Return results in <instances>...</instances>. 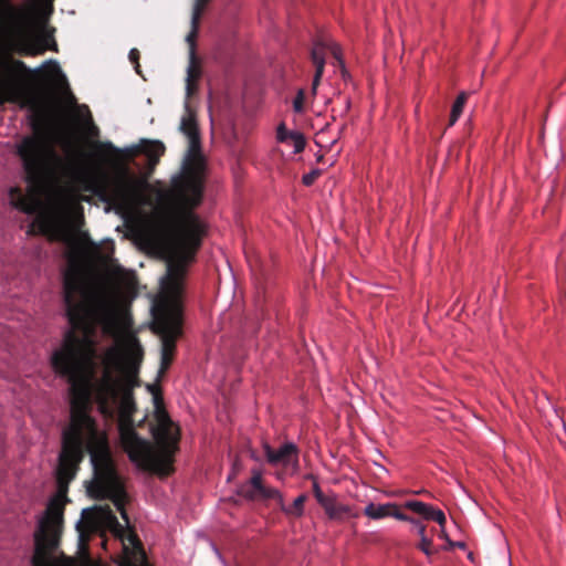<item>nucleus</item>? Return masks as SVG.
Wrapping results in <instances>:
<instances>
[{
    "mask_svg": "<svg viewBox=\"0 0 566 566\" xmlns=\"http://www.w3.org/2000/svg\"><path fill=\"white\" fill-rule=\"evenodd\" d=\"M440 527H441V530H440L439 536L448 542V539H450V538H449V536H448V534L446 532L444 525L440 526Z\"/></svg>",
    "mask_w": 566,
    "mask_h": 566,
    "instance_id": "obj_32",
    "label": "nucleus"
},
{
    "mask_svg": "<svg viewBox=\"0 0 566 566\" xmlns=\"http://www.w3.org/2000/svg\"><path fill=\"white\" fill-rule=\"evenodd\" d=\"M15 155L21 161L28 193L12 188L11 203L24 213L35 214L41 208V197L60 186L62 172L69 170V166L39 134L22 137L15 145Z\"/></svg>",
    "mask_w": 566,
    "mask_h": 566,
    "instance_id": "obj_3",
    "label": "nucleus"
},
{
    "mask_svg": "<svg viewBox=\"0 0 566 566\" xmlns=\"http://www.w3.org/2000/svg\"><path fill=\"white\" fill-rule=\"evenodd\" d=\"M264 455L271 465L287 467L292 463L298 462V448L292 442L282 444L277 450H274L269 443L263 444Z\"/></svg>",
    "mask_w": 566,
    "mask_h": 566,
    "instance_id": "obj_9",
    "label": "nucleus"
},
{
    "mask_svg": "<svg viewBox=\"0 0 566 566\" xmlns=\"http://www.w3.org/2000/svg\"><path fill=\"white\" fill-rule=\"evenodd\" d=\"M403 507L412 511L427 521L437 522L439 526H443L447 523V517L442 510L424 502L417 500L406 501L403 503Z\"/></svg>",
    "mask_w": 566,
    "mask_h": 566,
    "instance_id": "obj_10",
    "label": "nucleus"
},
{
    "mask_svg": "<svg viewBox=\"0 0 566 566\" xmlns=\"http://www.w3.org/2000/svg\"><path fill=\"white\" fill-rule=\"evenodd\" d=\"M304 101H305V92L304 90H298L294 101L293 108L296 113H302L304 111Z\"/></svg>",
    "mask_w": 566,
    "mask_h": 566,
    "instance_id": "obj_25",
    "label": "nucleus"
},
{
    "mask_svg": "<svg viewBox=\"0 0 566 566\" xmlns=\"http://www.w3.org/2000/svg\"><path fill=\"white\" fill-rule=\"evenodd\" d=\"M468 96L469 95L467 92H461L455 98L449 117V126H453L461 116L464 105L468 101Z\"/></svg>",
    "mask_w": 566,
    "mask_h": 566,
    "instance_id": "obj_19",
    "label": "nucleus"
},
{
    "mask_svg": "<svg viewBox=\"0 0 566 566\" xmlns=\"http://www.w3.org/2000/svg\"><path fill=\"white\" fill-rule=\"evenodd\" d=\"M453 547L464 548L465 544L463 542H453L451 539H448L446 548L451 549Z\"/></svg>",
    "mask_w": 566,
    "mask_h": 566,
    "instance_id": "obj_31",
    "label": "nucleus"
},
{
    "mask_svg": "<svg viewBox=\"0 0 566 566\" xmlns=\"http://www.w3.org/2000/svg\"><path fill=\"white\" fill-rule=\"evenodd\" d=\"M345 103H346V109H348V108L350 107V101L347 98V99L345 101Z\"/></svg>",
    "mask_w": 566,
    "mask_h": 566,
    "instance_id": "obj_34",
    "label": "nucleus"
},
{
    "mask_svg": "<svg viewBox=\"0 0 566 566\" xmlns=\"http://www.w3.org/2000/svg\"><path fill=\"white\" fill-rule=\"evenodd\" d=\"M313 494L319 505H322L331 496V494L327 495L323 493L317 481L313 482Z\"/></svg>",
    "mask_w": 566,
    "mask_h": 566,
    "instance_id": "obj_27",
    "label": "nucleus"
},
{
    "mask_svg": "<svg viewBox=\"0 0 566 566\" xmlns=\"http://www.w3.org/2000/svg\"><path fill=\"white\" fill-rule=\"evenodd\" d=\"M325 51H326V48L324 44L322 43H315L313 49H312V52H311V59H312V62L315 66V74H314V78H313V82H312V94L315 95L316 94V90L321 83V78L323 76V73H324V67H325Z\"/></svg>",
    "mask_w": 566,
    "mask_h": 566,
    "instance_id": "obj_13",
    "label": "nucleus"
},
{
    "mask_svg": "<svg viewBox=\"0 0 566 566\" xmlns=\"http://www.w3.org/2000/svg\"><path fill=\"white\" fill-rule=\"evenodd\" d=\"M94 148L98 157L107 159L108 156L133 158L139 154L147 157V172L137 177L125 163H120L113 178H101L94 189V193L104 202L119 210H128L139 205L147 187V179L158 165L166 147L160 140L143 139L139 145L119 149L111 142H96Z\"/></svg>",
    "mask_w": 566,
    "mask_h": 566,
    "instance_id": "obj_4",
    "label": "nucleus"
},
{
    "mask_svg": "<svg viewBox=\"0 0 566 566\" xmlns=\"http://www.w3.org/2000/svg\"><path fill=\"white\" fill-rule=\"evenodd\" d=\"M390 515L389 516H392L399 521H405V522H413V517L405 514L403 512L400 511L399 506L397 504H392V507L390 509Z\"/></svg>",
    "mask_w": 566,
    "mask_h": 566,
    "instance_id": "obj_26",
    "label": "nucleus"
},
{
    "mask_svg": "<svg viewBox=\"0 0 566 566\" xmlns=\"http://www.w3.org/2000/svg\"><path fill=\"white\" fill-rule=\"evenodd\" d=\"M277 502L280 510L290 518H300L304 514V505L307 501L306 494L298 495L291 505H285L282 494L279 492V496H274Z\"/></svg>",
    "mask_w": 566,
    "mask_h": 566,
    "instance_id": "obj_15",
    "label": "nucleus"
},
{
    "mask_svg": "<svg viewBox=\"0 0 566 566\" xmlns=\"http://www.w3.org/2000/svg\"><path fill=\"white\" fill-rule=\"evenodd\" d=\"M332 54L333 56L335 57V60L339 63V65L343 67V60H342V55H340V51L337 46H333L332 48Z\"/></svg>",
    "mask_w": 566,
    "mask_h": 566,
    "instance_id": "obj_30",
    "label": "nucleus"
},
{
    "mask_svg": "<svg viewBox=\"0 0 566 566\" xmlns=\"http://www.w3.org/2000/svg\"><path fill=\"white\" fill-rule=\"evenodd\" d=\"M179 128L188 139V148L182 161V176L175 182V187L188 207L167 211L161 220L169 259L167 273L160 280V285L163 291L174 300H177L182 292V280L187 266L195 260L206 233L203 223L191 210L201 202L206 158L202 154L196 112L187 101Z\"/></svg>",
    "mask_w": 566,
    "mask_h": 566,
    "instance_id": "obj_2",
    "label": "nucleus"
},
{
    "mask_svg": "<svg viewBox=\"0 0 566 566\" xmlns=\"http://www.w3.org/2000/svg\"><path fill=\"white\" fill-rule=\"evenodd\" d=\"M411 524H413L415 527L417 528V533L420 536V538L427 537V535H426L427 526L423 523L413 518V522H411Z\"/></svg>",
    "mask_w": 566,
    "mask_h": 566,
    "instance_id": "obj_29",
    "label": "nucleus"
},
{
    "mask_svg": "<svg viewBox=\"0 0 566 566\" xmlns=\"http://www.w3.org/2000/svg\"><path fill=\"white\" fill-rule=\"evenodd\" d=\"M63 302L70 329L60 348L51 355L56 375L70 384V423L62 431V449L56 468L59 488H67L80 464L88 453L93 479L88 494L97 500L108 499L129 523L125 509L127 493L117 472L106 432L92 417L93 401L105 417L117 410L123 424L120 442L129 459L140 469L161 478L174 472L175 455L179 450L180 430L164 407L159 389L149 386L154 396L156 424L151 427L155 444L139 437L133 428L136 411L134 387L143 348L136 337L124 350L108 347L101 356L97 350V326L101 310L95 303L83 270L70 266L63 274Z\"/></svg>",
    "mask_w": 566,
    "mask_h": 566,
    "instance_id": "obj_1",
    "label": "nucleus"
},
{
    "mask_svg": "<svg viewBox=\"0 0 566 566\" xmlns=\"http://www.w3.org/2000/svg\"><path fill=\"white\" fill-rule=\"evenodd\" d=\"M238 494L247 500H250V501L262 500V496L259 493V490H254L253 488H250V484L247 482L243 483L242 485H240V488L238 490Z\"/></svg>",
    "mask_w": 566,
    "mask_h": 566,
    "instance_id": "obj_20",
    "label": "nucleus"
},
{
    "mask_svg": "<svg viewBox=\"0 0 566 566\" xmlns=\"http://www.w3.org/2000/svg\"><path fill=\"white\" fill-rule=\"evenodd\" d=\"M276 138L280 143L291 142L295 154L302 153L306 146V139L304 135L297 130H287L284 123L279 125L276 130Z\"/></svg>",
    "mask_w": 566,
    "mask_h": 566,
    "instance_id": "obj_14",
    "label": "nucleus"
},
{
    "mask_svg": "<svg viewBox=\"0 0 566 566\" xmlns=\"http://www.w3.org/2000/svg\"><path fill=\"white\" fill-rule=\"evenodd\" d=\"M392 507V503L379 504L376 505L374 503H369L365 510L364 514L373 520H380L390 515V509Z\"/></svg>",
    "mask_w": 566,
    "mask_h": 566,
    "instance_id": "obj_18",
    "label": "nucleus"
},
{
    "mask_svg": "<svg viewBox=\"0 0 566 566\" xmlns=\"http://www.w3.org/2000/svg\"><path fill=\"white\" fill-rule=\"evenodd\" d=\"M250 484V488L254 490H259V493L262 496V500L274 499V496H279V490L270 486H265L263 484L262 474L260 471L254 470L252 472L251 479L247 482Z\"/></svg>",
    "mask_w": 566,
    "mask_h": 566,
    "instance_id": "obj_16",
    "label": "nucleus"
},
{
    "mask_svg": "<svg viewBox=\"0 0 566 566\" xmlns=\"http://www.w3.org/2000/svg\"><path fill=\"white\" fill-rule=\"evenodd\" d=\"M199 25H200V20H197L195 23V20L191 19V30L186 38V41L189 44V53L196 52V39L198 35Z\"/></svg>",
    "mask_w": 566,
    "mask_h": 566,
    "instance_id": "obj_21",
    "label": "nucleus"
},
{
    "mask_svg": "<svg viewBox=\"0 0 566 566\" xmlns=\"http://www.w3.org/2000/svg\"><path fill=\"white\" fill-rule=\"evenodd\" d=\"M322 175V170L319 169H313L308 174H305L302 177V182L304 186L310 187L312 186L316 179Z\"/></svg>",
    "mask_w": 566,
    "mask_h": 566,
    "instance_id": "obj_24",
    "label": "nucleus"
},
{
    "mask_svg": "<svg viewBox=\"0 0 566 566\" xmlns=\"http://www.w3.org/2000/svg\"><path fill=\"white\" fill-rule=\"evenodd\" d=\"M332 521L344 522L346 518L356 516L352 513V509L348 505L342 504L337 501L334 493L321 505Z\"/></svg>",
    "mask_w": 566,
    "mask_h": 566,
    "instance_id": "obj_12",
    "label": "nucleus"
},
{
    "mask_svg": "<svg viewBox=\"0 0 566 566\" xmlns=\"http://www.w3.org/2000/svg\"><path fill=\"white\" fill-rule=\"evenodd\" d=\"M202 74L200 61L196 52L189 53V63L186 77V97H192L198 91V81Z\"/></svg>",
    "mask_w": 566,
    "mask_h": 566,
    "instance_id": "obj_11",
    "label": "nucleus"
},
{
    "mask_svg": "<svg viewBox=\"0 0 566 566\" xmlns=\"http://www.w3.org/2000/svg\"><path fill=\"white\" fill-rule=\"evenodd\" d=\"M101 518L109 526V528L118 536H122L125 532L124 526L118 522L115 513L109 505L99 506L96 509Z\"/></svg>",
    "mask_w": 566,
    "mask_h": 566,
    "instance_id": "obj_17",
    "label": "nucleus"
},
{
    "mask_svg": "<svg viewBox=\"0 0 566 566\" xmlns=\"http://www.w3.org/2000/svg\"><path fill=\"white\" fill-rule=\"evenodd\" d=\"M209 2L210 0H195L191 13V18L195 22L201 20L202 13Z\"/></svg>",
    "mask_w": 566,
    "mask_h": 566,
    "instance_id": "obj_23",
    "label": "nucleus"
},
{
    "mask_svg": "<svg viewBox=\"0 0 566 566\" xmlns=\"http://www.w3.org/2000/svg\"><path fill=\"white\" fill-rule=\"evenodd\" d=\"M128 57H129V61L135 65V70L138 74H140V71H139V57H140V53L139 51L134 48L129 51V54H128Z\"/></svg>",
    "mask_w": 566,
    "mask_h": 566,
    "instance_id": "obj_28",
    "label": "nucleus"
},
{
    "mask_svg": "<svg viewBox=\"0 0 566 566\" xmlns=\"http://www.w3.org/2000/svg\"><path fill=\"white\" fill-rule=\"evenodd\" d=\"M417 548L426 554L427 557H431L438 553V549L433 547L432 539L429 537L420 538V542L417 544Z\"/></svg>",
    "mask_w": 566,
    "mask_h": 566,
    "instance_id": "obj_22",
    "label": "nucleus"
},
{
    "mask_svg": "<svg viewBox=\"0 0 566 566\" xmlns=\"http://www.w3.org/2000/svg\"><path fill=\"white\" fill-rule=\"evenodd\" d=\"M93 511L85 510L83 511V517L87 518V515H93Z\"/></svg>",
    "mask_w": 566,
    "mask_h": 566,
    "instance_id": "obj_33",
    "label": "nucleus"
},
{
    "mask_svg": "<svg viewBox=\"0 0 566 566\" xmlns=\"http://www.w3.org/2000/svg\"><path fill=\"white\" fill-rule=\"evenodd\" d=\"M181 323V308L176 302H164L155 307L153 328L161 340L160 373H165L174 360Z\"/></svg>",
    "mask_w": 566,
    "mask_h": 566,
    "instance_id": "obj_7",
    "label": "nucleus"
},
{
    "mask_svg": "<svg viewBox=\"0 0 566 566\" xmlns=\"http://www.w3.org/2000/svg\"><path fill=\"white\" fill-rule=\"evenodd\" d=\"M0 45L27 56L41 55L46 50L57 51L52 32L32 33L24 13L11 0H0Z\"/></svg>",
    "mask_w": 566,
    "mask_h": 566,
    "instance_id": "obj_5",
    "label": "nucleus"
},
{
    "mask_svg": "<svg viewBox=\"0 0 566 566\" xmlns=\"http://www.w3.org/2000/svg\"><path fill=\"white\" fill-rule=\"evenodd\" d=\"M29 235L41 234L52 241H60L72 244L75 237V228L70 213L57 214L39 213L29 226Z\"/></svg>",
    "mask_w": 566,
    "mask_h": 566,
    "instance_id": "obj_8",
    "label": "nucleus"
},
{
    "mask_svg": "<svg viewBox=\"0 0 566 566\" xmlns=\"http://www.w3.org/2000/svg\"><path fill=\"white\" fill-rule=\"evenodd\" d=\"M32 71L21 60L10 55H0V105L6 103L19 104L22 107H30L35 112L38 118L35 127L44 117V114L30 91V76Z\"/></svg>",
    "mask_w": 566,
    "mask_h": 566,
    "instance_id": "obj_6",
    "label": "nucleus"
}]
</instances>
